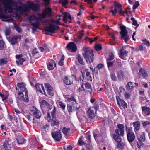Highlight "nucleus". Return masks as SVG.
Returning a JSON list of instances; mask_svg holds the SVG:
<instances>
[{"instance_id":"1","label":"nucleus","mask_w":150,"mask_h":150,"mask_svg":"<svg viewBox=\"0 0 150 150\" xmlns=\"http://www.w3.org/2000/svg\"><path fill=\"white\" fill-rule=\"evenodd\" d=\"M4 4L3 7L4 9V12L7 13V11H12L13 10L19 11L20 14L25 12H29L30 10V6L26 4H23L22 6H16L15 8L12 6L14 5L15 2L13 0H3Z\"/></svg>"},{"instance_id":"2","label":"nucleus","mask_w":150,"mask_h":150,"mask_svg":"<svg viewBox=\"0 0 150 150\" xmlns=\"http://www.w3.org/2000/svg\"><path fill=\"white\" fill-rule=\"evenodd\" d=\"M83 54L88 63L92 62L94 60V54L93 51L88 48L84 47L83 48Z\"/></svg>"},{"instance_id":"3","label":"nucleus","mask_w":150,"mask_h":150,"mask_svg":"<svg viewBox=\"0 0 150 150\" xmlns=\"http://www.w3.org/2000/svg\"><path fill=\"white\" fill-rule=\"evenodd\" d=\"M26 84L24 83H17L16 86V90H18L17 93L18 95L21 94L23 96L28 95V91L25 87Z\"/></svg>"},{"instance_id":"4","label":"nucleus","mask_w":150,"mask_h":150,"mask_svg":"<svg viewBox=\"0 0 150 150\" xmlns=\"http://www.w3.org/2000/svg\"><path fill=\"white\" fill-rule=\"evenodd\" d=\"M52 117L50 116L49 113H47V119L49 122H51V125L52 126H59V122L56 120L55 117V112H53L51 114Z\"/></svg>"},{"instance_id":"5","label":"nucleus","mask_w":150,"mask_h":150,"mask_svg":"<svg viewBox=\"0 0 150 150\" xmlns=\"http://www.w3.org/2000/svg\"><path fill=\"white\" fill-rule=\"evenodd\" d=\"M126 129H127L126 133L127 140L130 143L132 142L136 138V136L132 130V128L130 127L127 129V127L126 126Z\"/></svg>"},{"instance_id":"6","label":"nucleus","mask_w":150,"mask_h":150,"mask_svg":"<svg viewBox=\"0 0 150 150\" xmlns=\"http://www.w3.org/2000/svg\"><path fill=\"white\" fill-rule=\"evenodd\" d=\"M121 30L120 34L121 35V38L124 40L126 43H127V41L129 39V36L128 34V32L126 30V27L122 26L120 27Z\"/></svg>"},{"instance_id":"7","label":"nucleus","mask_w":150,"mask_h":150,"mask_svg":"<svg viewBox=\"0 0 150 150\" xmlns=\"http://www.w3.org/2000/svg\"><path fill=\"white\" fill-rule=\"evenodd\" d=\"M30 113L34 117L36 118L39 119L41 116V113L40 111L34 106H31L30 107Z\"/></svg>"},{"instance_id":"8","label":"nucleus","mask_w":150,"mask_h":150,"mask_svg":"<svg viewBox=\"0 0 150 150\" xmlns=\"http://www.w3.org/2000/svg\"><path fill=\"white\" fill-rule=\"evenodd\" d=\"M29 101L28 95L21 96L18 97V99L17 100V103L18 106H23L26 103Z\"/></svg>"},{"instance_id":"9","label":"nucleus","mask_w":150,"mask_h":150,"mask_svg":"<svg viewBox=\"0 0 150 150\" xmlns=\"http://www.w3.org/2000/svg\"><path fill=\"white\" fill-rule=\"evenodd\" d=\"M59 28L58 26L54 25H50L49 26L46 27L45 29V34L49 35V33H54L55 30H58Z\"/></svg>"},{"instance_id":"10","label":"nucleus","mask_w":150,"mask_h":150,"mask_svg":"<svg viewBox=\"0 0 150 150\" xmlns=\"http://www.w3.org/2000/svg\"><path fill=\"white\" fill-rule=\"evenodd\" d=\"M98 108V106H96L94 107H91L88 109L87 113L89 118L91 119H93L96 116V112Z\"/></svg>"},{"instance_id":"11","label":"nucleus","mask_w":150,"mask_h":150,"mask_svg":"<svg viewBox=\"0 0 150 150\" xmlns=\"http://www.w3.org/2000/svg\"><path fill=\"white\" fill-rule=\"evenodd\" d=\"M10 16L9 15H6L3 13L1 10L0 9V19L4 22H11L12 19L10 18Z\"/></svg>"},{"instance_id":"12","label":"nucleus","mask_w":150,"mask_h":150,"mask_svg":"<svg viewBox=\"0 0 150 150\" xmlns=\"http://www.w3.org/2000/svg\"><path fill=\"white\" fill-rule=\"evenodd\" d=\"M116 99L117 104L120 108L122 107L123 108L125 109L127 107V105L126 103L122 99L120 98L119 96H116Z\"/></svg>"},{"instance_id":"13","label":"nucleus","mask_w":150,"mask_h":150,"mask_svg":"<svg viewBox=\"0 0 150 150\" xmlns=\"http://www.w3.org/2000/svg\"><path fill=\"white\" fill-rule=\"evenodd\" d=\"M51 135L52 137L56 141H60L62 138V136L59 131L52 132L51 133Z\"/></svg>"},{"instance_id":"14","label":"nucleus","mask_w":150,"mask_h":150,"mask_svg":"<svg viewBox=\"0 0 150 150\" xmlns=\"http://www.w3.org/2000/svg\"><path fill=\"white\" fill-rule=\"evenodd\" d=\"M45 86L47 94L51 96H53L54 95V90L52 86L49 83H45Z\"/></svg>"},{"instance_id":"15","label":"nucleus","mask_w":150,"mask_h":150,"mask_svg":"<svg viewBox=\"0 0 150 150\" xmlns=\"http://www.w3.org/2000/svg\"><path fill=\"white\" fill-rule=\"evenodd\" d=\"M67 50L71 52H75L77 50V47L73 42H71L67 44L66 47Z\"/></svg>"},{"instance_id":"16","label":"nucleus","mask_w":150,"mask_h":150,"mask_svg":"<svg viewBox=\"0 0 150 150\" xmlns=\"http://www.w3.org/2000/svg\"><path fill=\"white\" fill-rule=\"evenodd\" d=\"M21 39V36L19 35H15L13 36L11 40L10 41V42L12 45H13L17 44L19 41Z\"/></svg>"},{"instance_id":"17","label":"nucleus","mask_w":150,"mask_h":150,"mask_svg":"<svg viewBox=\"0 0 150 150\" xmlns=\"http://www.w3.org/2000/svg\"><path fill=\"white\" fill-rule=\"evenodd\" d=\"M63 81L66 85H70L73 83V79L72 76H65L63 79Z\"/></svg>"},{"instance_id":"18","label":"nucleus","mask_w":150,"mask_h":150,"mask_svg":"<svg viewBox=\"0 0 150 150\" xmlns=\"http://www.w3.org/2000/svg\"><path fill=\"white\" fill-rule=\"evenodd\" d=\"M10 140L9 138L6 139L3 144V146L6 150H10L11 146L10 142Z\"/></svg>"},{"instance_id":"19","label":"nucleus","mask_w":150,"mask_h":150,"mask_svg":"<svg viewBox=\"0 0 150 150\" xmlns=\"http://www.w3.org/2000/svg\"><path fill=\"white\" fill-rule=\"evenodd\" d=\"M35 88L39 92L41 93H43V91L44 94L46 96L47 95L46 94L44 90V86L42 84L37 83L35 85Z\"/></svg>"},{"instance_id":"20","label":"nucleus","mask_w":150,"mask_h":150,"mask_svg":"<svg viewBox=\"0 0 150 150\" xmlns=\"http://www.w3.org/2000/svg\"><path fill=\"white\" fill-rule=\"evenodd\" d=\"M16 138L18 144H23L25 142V139L22 137L21 134L17 135Z\"/></svg>"},{"instance_id":"21","label":"nucleus","mask_w":150,"mask_h":150,"mask_svg":"<svg viewBox=\"0 0 150 150\" xmlns=\"http://www.w3.org/2000/svg\"><path fill=\"white\" fill-rule=\"evenodd\" d=\"M56 63L53 60H50L47 64V67L49 70H53L56 67Z\"/></svg>"},{"instance_id":"22","label":"nucleus","mask_w":150,"mask_h":150,"mask_svg":"<svg viewBox=\"0 0 150 150\" xmlns=\"http://www.w3.org/2000/svg\"><path fill=\"white\" fill-rule=\"evenodd\" d=\"M142 113L145 116H149L150 114V108L147 107L142 106Z\"/></svg>"},{"instance_id":"23","label":"nucleus","mask_w":150,"mask_h":150,"mask_svg":"<svg viewBox=\"0 0 150 150\" xmlns=\"http://www.w3.org/2000/svg\"><path fill=\"white\" fill-rule=\"evenodd\" d=\"M128 52V51H126L123 49H121L119 52V57L122 59H125Z\"/></svg>"},{"instance_id":"24","label":"nucleus","mask_w":150,"mask_h":150,"mask_svg":"<svg viewBox=\"0 0 150 150\" xmlns=\"http://www.w3.org/2000/svg\"><path fill=\"white\" fill-rule=\"evenodd\" d=\"M132 124L134 127V130L136 134L137 132L139 131L140 127V123L139 121H136L132 123Z\"/></svg>"},{"instance_id":"25","label":"nucleus","mask_w":150,"mask_h":150,"mask_svg":"<svg viewBox=\"0 0 150 150\" xmlns=\"http://www.w3.org/2000/svg\"><path fill=\"white\" fill-rule=\"evenodd\" d=\"M63 21L65 23L68 22V19L71 20V16L69 13L67 12H65L62 14Z\"/></svg>"},{"instance_id":"26","label":"nucleus","mask_w":150,"mask_h":150,"mask_svg":"<svg viewBox=\"0 0 150 150\" xmlns=\"http://www.w3.org/2000/svg\"><path fill=\"white\" fill-rule=\"evenodd\" d=\"M30 10L31 9L34 11H39L40 10V6L37 4H33L30 6Z\"/></svg>"},{"instance_id":"27","label":"nucleus","mask_w":150,"mask_h":150,"mask_svg":"<svg viewBox=\"0 0 150 150\" xmlns=\"http://www.w3.org/2000/svg\"><path fill=\"white\" fill-rule=\"evenodd\" d=\"M84 114V112L82 110H81L80 111L76 112L77 117L79 121L83 119Z\"/></svg>"},{"instance_id":"28","label":"nucleus","mask_w":150,"mask_h":150,"mask_svg":"<svg viewBox=\"0 0 150 150\" xmlns=\"http://www.w3.org/2000/svg\"><path fill=\"white\" fill-rule=\"evenodd\" d=\"M139 73L140 76H142L144 78L148 76V73L146 71L142 68H140Z\"/></svg>"},{"instance_id":"29","label":"nucleus","mask_w":150,"mask_h":150,"mask_svg":"<svg viewBox=\"0 0 150 150\" xmlns=\"http://www.w3.org/2000/svg\"><path fill=\"white\" fill-rule=\"evenodd\" d=\"M38 15L39 18L42 20V19L46 18L48 16L47 13L45 11L41 13H39Z\"/></svg>"},{"instance_id":"30","label":"nucleus","mask_w":150,"mask_h":150,"mask_svg":"<svg viewBox=\"0 0 150 150\" xmlns=\"http://www.w3.org/2000/svg\"><path fill=\"white\" fill-rule=\"evenodd\" d=\"M85 72L86 74V77L87 80L91 81L92 80V78L91 75L90 74V73L88 71V69L85 70Z\"/></svg>"},{"instance_id":"31","label":"nucleus","mask_w":150,"mask_h":150,"mask_svg":"<svg viewBox=\"0 0 150 150\" xmlns=\"http://www.w3.org/2000/svg\"><path fill=\"white\" fill-rule=\"evenodd\" d=\"M8 62L7 58H4L0 59V65L2 66L6 64Z\"/></svg>"},{"instance_id":"32","label":"nucleus","mask_w":150,"mask_h":150,"mask_svg":"<svg viewBox=\"0 0 150 150\" xmlns=\"http://www.w3.org/2000/svg\"><path fill=\"white\" fill-rule=\"evenodd\" d=\"M40 105L42 110H43L42 108L44 107L46 108L47 105H48V103L45 100H42L40 103Z\"/></svg>"},{"instance_id":"33","label":"nucleus","mask_w":150,"mask_h":150,"mask_svg":"<svg viewBox=\"0 0 150 150\" xmlns=\"http://www.w3.org/2000/svg\"><path fill=\"white\" fill-rule=\"evenodd\" d=\"M116 134L120 136H122L124 134V130L120 129H116L115 131Z\"/></svg>"},{"instance_id":"34","label":"nucleus","mask_w":150,"mask_h":150,"mask_svg":"<svg viewBox=\"0 0 150 150\" xmlns=\"http://www.w3.org/2000/svg\"><path fill=\"white\" fill-rule=\"evenodd\" d=\"M120 136L117 135L116 134H114L113 135V138L117 142V143L121 142L122 141V139L120 137Z\"/></svg>"},{"instance_id":"35","label":"nucleus","mask_w":150,"mask_h":150,"mask_svg":"<svg viewBox=\"0 0 150 150\" xmlns=\"http://www.w3.org/2000/svg\"><path fill=\"white\" fill-rule=\"evenodd\" d=\"M43 47H39V50L41 52H43L44 50L47 52L49 51V49L47 47V45H43Z\"/></svg>"},{"instance_id":"36","label":"nucleus","mask_w":150,"mask_h":150,"mask_svg":"<svg viewBox=\"0 0 150 150\" xmlns=\"http://www.w3.org/2000/svg\"><path fill=\"white\" fill-rule=\"evenodd\" d=\"M117 147L119 149H122L123 147L125 145L124 144L123 142H120L117 143Z\"/></svg>"},{"instance_id":"37","label":"nucleus","mask_w":150,"mask_h":150,"mask_svg":"<svg viewBox=\"0 0 150 150\" xmlns=\"http://www.w3.org/2000/svg\"><path fill=\"white\" fill-rule=\"evenodd\" d=\"M25 61V60L23 58H21L20 59L19 62L17 60H16V63L19 66L20 64L23 65V63Z\"/></svg>"},{"instance_id":"38","label":"nucleus","mask_w":150,"mask_h":150,"mask_svg":"<svg viewBox=\"0 0 150 150\" xmlns=\"http://www.w3.org/2000/svg\"><path fill=\"white\" fill-rule=\"evenodd\" d=\"M82 136H81L78 139V144L79 145L82 146L83 145H85L86 144V143H85L84 141H83L82 139Z\"/></svg>"},{"instance_id":"39","label":"nucleus","mask_w":150,"mask_h":150,"mask_svg":"<svg viewBox=\"0 0 150 150\" xmlns=\"http://www.w3.org/2000/svg\"><path fill=\"white\" fill-rule=\"evenodd\" d=\"M70 130V128H66L65 127H64L62 129V131L65 135H66L68 134Z\"/></svg>"},{"instance_id":"40","label":"nucleus","mask_w":150,"mask_h":150,"mask_svg":"<svg viewBox=\"0 0 150 150\" xmlns=\"http://www.w3.org/2000/svg\"><path fill=\"white\" fill-rule=\"evenodd\" d=\"M114 58V56L113 53L111 52L109 53V57L107 59V61L112 60Z\"/></svg>"},{"instance_id":"41","label":"nucleus","mask_w":150,"mask_h":150,"mask_svg":"<svg viewBox=\"0 0 150 150\" xmlns=\"http://www.w3.org/2000/svg\"><path fill=\"white\" fill-rule=\"evenodd\" d=\"M57 104L63 110H64L65 108V105L64 103L62 101H60L58 102L57 103Z\"/></svg>"},{"instance_id":"42","label":"nucleus","mask_w":150,"mask_h":150,"mask_svg":"<svg viewBox=\"0 0 150 150\" xmlns=\"http://www.w3.org/2000/svg\"><path fill=\"white\" fill-rule=\"evenodd\" d=\"M95 49L96 51H100L102 50V47L100 44H97L95 45Z\"/></svg>"},{"instance_id":"43","label":"nucleus","mask_w":150,"mask_h":150,"mask_svg":"<svg viewBox=\"0 0 150 150\" xmlns=\"http://www.w3.org/2000/svg\"><path fill=\"white\" fill-rule=\"evenodd\" d=\"M134 86L133 85L132 82H128L126 86V88L127 89H132Z\"/></svg>"},{"instance_id":"44","label":"nucleus","mask_w":150,"mask_h":150,"mask_svg":"<svg viewBox=\"0 0 150 150\" xmlns=\"http://www.w3.org/2000/svg\"><path fill=\"white\" fill-rule=\"evenodd\" d=\"M78 60L80 64L82 65L84 64V62L83 61V58L81 57L79 54L78 56Z\"/></svg>"},{"instance_id":"45","label":"nucleus","mask_w":150,"mask_h":150,"mask_svg":"<svg viewBox=\"0 0 150 150\" xmlns=\"http://www.w3.org/2000/svg\"><path fill=\"white\" fill-rule=\"evenodd\" d=\"M142 141L139 140L137 141V145L138 148L140 149L141 147H142L144 146V144L142 142Z\"/></svg>"},{"instance_id":"46","label":"nucleus","mask_w":150,"mask_h":150,"mask_svg":"<svg viewBox=\"0 0 150 150\" xmlns=\"http://www.w3.org/2000/svg\"><path fill=\"white\" fill-rule=\"evenodd\" d=\"M32 25L33 26L32 29L33 32H35L38 29H39L40 26L38 25H35L33 23L32 24Z\"/></svg>"},{"instance_id":"47","label":"nucleus","mask_w":150,"mask_h":150,"mask_svg":"<svg viewBox=\"0 0 150 150\" xmlns=\"http://www.w3.org/2000/svg\"><path fill=\"white\" fill-rule=\"evenodd\" d=\"M35 19H36L35 21V23H33V24L35 25H38L39 26H40L42 20H40V19L38 17V18H36Z\"/></svg>"},{"instance_id":"48","label":"nucleus","mask_w":150,"mask_h":150,"mask_svg":"<svg viewBox=\"0 0 150 150\" xmlns=\"http://www.w3.org/2000/svg\"><path fill=\"white\" fill-rule=\"evenodd\" d=\"M131 19L132 21V25L134 26H136L137 27H138L139 25V24H137V20L134 19V17H131Z\"/></svg>"},{"instance_id":"49","label":"nucleus","mask_w":150,"mask_h":150,"mask_svg":"<svg viewBox=\"0 0 150 150\" xmlns=\"http://www.w3.org/2000/svg\"><path fill=\"white\" fill-rule=\"evenodd\" d=\"M59 2L62 4V5H65L68 4V0H59Z\"/></svg>"},{"instance_id":"50","label":"nucleus","mask_w":150,"mask_h":150,"mask_svg":"<svg viewBox=\"0 0 150 150\" xmlns=\"http://www.w3.org/2000/svg\"><path fill=\"white\" fill-rule=\"evenodd\" d=\"M14 27L18 33H21L22 32V30L21 28L17 25L14 24Z\"/></svg>"},{"instance_id":"51","label":"nucleus","mask_w":150,"mask_h":150,"mask_svg":"<svg viewBox=\"0 0 150 150\" xmlns=\"http://www.w3.org/2000/svg\"><path fill=\"white\" fill-rule=\"evenodd\" d=\"M114 7L118 9H119L122 8L121 5L117 2H114Z\"/></svg>"},{"instance_id":"52","label":"nucleus","mask_w":150,"mask_h":150,"mask_svg":"<svg viewBox=\"0 0 150 150\" xmlns=\"http://www.w3.org/2000/svg\"><path fill=\"white\" fill-rule=\"evenodd\" d=\"M138 140L142 142H144L145 140V134L144 133L140 136V138H139Z\"/></svg>"},{"instance_id":"53","label":"nucleus","mask_w":150,"mask_h":150,"mask_svg":"<svg viewBox=\"0 0 150 150\" xmlns=\"http://www.w3.org/2000/svg\"><path fill=\"white\" fill-rule=\"evenodd\" d=\"M118 77L119 79H120L123 76V73L121 71H120L117 72Z\"/></svg>"},{"instance_id":"54","label":"nucleus","mask_w":150,"mask_h":150,"mask_svg":"<svg viewBox=\"0 0 150 150\" xmlns=\"http://www.w3.org/2000/svg\"><path fill=\"white\" fill-rule=\"evenodd\" d=\"M108 67L109 68V67L112 66L114 64V62L115 61V60L113 61H107Z\"/></svg>"},{"instance_id":"55","label":"nucleus","mask_w":150,"mask_h":150,"mask_svg":"<svg viewBox=\"0 0 150 150\" xmlns=\"http://www.w3.org/2000/svg\"><path fill=\"white\" fill-rule=\"evenodd\" d=\"M142 124L143 127H145L147 125H150V122L149 121H142Z\"/></svg>"},{"instance_id":"56","label":"nucleus","mask_w":150,"mask_h":150,"mask_svg":"<svg viewBox=\"0 0 150 150\" xmlns=\"http://www.w3.org/2000/svg\"><path fill=\"white\" fill-rule=\"evenodd\" d=\"M83 31L82 30L81 31H79V33L78 35V37L79 39H81L83 36L84 35V34L82 33V32H83Z\"/></svg>"},{"instance_id":"57","label":"nucleus","mask_w":150,"mask_h":150,"mask_svg":"<svg viewBox=\"0 0 150 150\" xmlns=\"http://www.w3.org/2000/svg\"><path fill=\"white\" fill-rule=\"evenodd\" d=\"M143 41L144 42V44L147 46H150V42L147 40L146 39H143Z\"/></svg>"},{"instance_id":"58","label":"nucleus","mask_w":150,"mask_h":150,"mask_svg":"<svg viewBox=\"0 0 150 150\" xmlns=\"http://www.w3.org/2000/svg\"><path fill=\"white\" fill-rule=\"evenodd\" d=\"M85 88L86 89H89L92 88L91 84L88 82H86L85 83Z\"/></svg>"},{"instance_id":"59","label":"nucleus","mask_w":150,"mask_h":150,"mask_svg":"<svg viewBox=\"0 0 150 150\" xmlns=\"http://www.w3.org/2000/svg\"><path fill=\"white\" fill-rule=\"evenodd\" d=\"M100 72V69H98L97 67H96L93 71V74H97Z\"/></svg>"},{"instance_id":"60","label":"nucleus","mask_w":150,"mask_h":150,"mask_svg":"<svg viewBox=\"0 0 150 150\" xmlns=\"http://www.w3.org/2000/svg\"><path fill=\"white\" fill-rule=\"evenodd\" d=\"M139 3L138 1H136L134 4L133 6V9H135L139 6Z\"/></svg>"},{"instance_id":"61","label":"nucleus","mask_w":150,"mask_h":150,"mask_svg":"<svg viewBox=\"0 0 150 150\" xmlns=\"http://www.w3.org/2000/svg\"><path fill=\"white\" fill-rule=\"evenodd\" d=\"M117 127L119 129L124 130L125 127L123 124H118L117 125Z\"/></svg>"},{"instance_id":"62","label":"nucleus","mask_w":150,"mask_h":150,"mask_svg":"<svg viewBox=\"0 0 150 150\" xmlns=\"http://www.w3.org/2000/svg\"><path fill=\"white\" fill-rule=\"evenodd\" d=\"M4 42L3 40H0V50H2L4 48Z\"/></svg>"},{"instance_id":"63","label":"nucleus","mask_w":150,"mask_h":150,"mask_svg":"<svg viewBox=\"0 0 150 150\" xmlns=\"http://www.w3.org/2000/svg\"><path fill=\"white\" fill-rule=\"evenodd\" d=\"M84 90V88L83 84L82 85L81 87H80L76 91V92H80Z\"/></svg>"},{"instance_id":"64","label":"nucleus","mask_w":150,"mask_h":150,"mask_svg":"<svg viewBox=\"0 0 150 150\" xmlns=\"http://www.w3.org/2000/svg\"><path fill=\"white\" fill-rule=\"evenodd\" d=\"M36 17L34 15H31L28 17V19L30 21H31L34 20Z\"/></svg>"}]
</instances>
